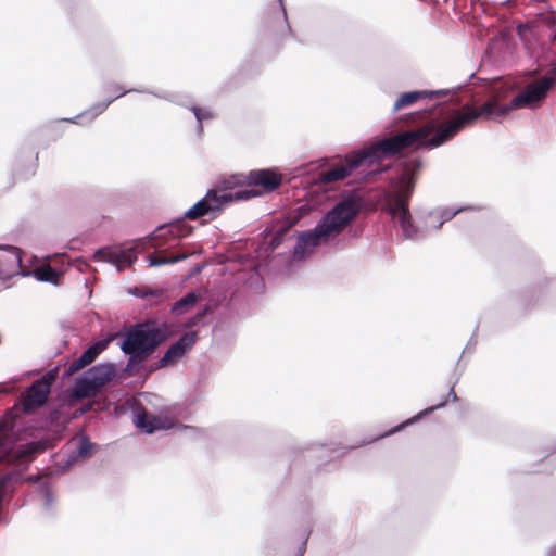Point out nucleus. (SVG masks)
<instances>
[{
	"label": "nucleus",
	"mask_w": 556,
	"mask_h": 556,
	"mask_svg": "<svg viewBox=\"0 0 556 556\" xmlns=\"http://www.w3.org/2000/svg\"><path fill=\"white\" fill-rule=\"evenodd\" d=\"M309 535H311V531L308 530L305 533V536H304L302 543L300 544V546L298 547V549L293 556H303L304 555Z\"/></svg>",
	"instance_id": "c85d7f7f"
},
{
	"label": "nucleus",
	"mask_w": 556,
	"mask_h": 556,
	"mask_svg": "<svg viewBox=\"0 0 556 556\" xmlns=\"http://www.w3.org/2000/svg\"><path fill=\"white\" fill-rule=\"evenodd\" d=\"M172 336L166 324H160L153 319L137 323L121 334V351L128 356L123 374L135 376L146 367L144 363L153 355L154 351Z\"/></svg>",
	"instance_id": "0eeeda50"
},
{
	"label": "nucleus",
	"mask_w": 556,
	"mask_h": 556,
	"mask_svg": "<svg viewBox=\"0 0 556 556\" xmlns=\"http://www.w3.org/2000/svg\"><path fill=\"white\" fill-rule=\"evenodd\" d=\"M281 185V177L271 169L252 170L247 176L231 175L208 189L205 195L189 207L181 217L157 226V235L169 232L174 237L185 238L192 232L186 223L205 218H216L226 206L237 201H247L273 192Z\"/></svg>",
	"instance_id": "f03ea898"
},
{
	"label": "nucleus",
	"mask_w": 556,
	"mask_h": 556,
	"mask_svg": "<svg viewBox=\"0 0 556 556\" xmlns=\"http://www.w3.org/2000/svg\"><path fill=\"white\" fill-rule=\"evenodd\" d=\"M538 18L540 22L551 26L554 23V16L548 13H539Z\"/></svg>",
	"instance_id": "7c9ffc66"
},
{
	"label": "nucleus",
	"mask_w": 556,
	"mask_h": 556,
	"mask_svg": "<svg viewBox=\"0 0 556 556\" xmlns=\"http://www.w3.org/2000/svg\"><path fill=\"white\" fill-rule=\"evenodd\" d=\"M535 26V22H527L525 25H519L517 27V33L519 36L522 37L525 35L526 29L532 30Z\"/></svg>",
	"instance_id": "2f4dec72"
},
{
	"label": "nucleus",
	"mask_w": 556,
	"mask_h": 556,
	"mask_svg": "<svg viewBox=\"0 0 556 556\" xmlns=\"http://www.w3.org/2000/svg\"><path fill=\"white\" fill-rule=\"evenodd\" d=\"M102 384L98 380L89 376L86 370L80 377L76 378L73 384V395L77 399H85L100 391Z\"/></svg>",
	"instance_id": "dca6fc26"
},
{
	"label": "nucleus",
	"mask_w": 556,
	"mask_h": 556,
	"mask_svg": "<svg viewBox=\"0 0 556 556\" xmlns=\"http://www.w3.org/2000/svg\"><path fill=\"white\" fill-rule=\"evenodd\" d=\"M94 448V444L89 440L87 435H83L79 439L77 448L75 452L70 454L63 465V469H70L79 458H89Z\"/></svg>",
	"instance_id": "a211bd4d"
},
{
	"label": "nucleus",
	"mask_w": 556,
	"mask_h": 556,
	"mask_svg": "<svg viewBox=\"0 0 556 556\" xmlns=\"http://www.w3.org/2000/svg\"><path fill=\"white\" fill-rule=\"evenodd\" d=\"M132 294L137 298H142V299L148 298V296L159 298L163 294V291L162 290H150L147 288H135V291Z\"/></svg>",
	"instance_id": "393cba45"
},
{
	"label": "nucleus",
	"mask_w": 556,
	"mask_h": 556,
	"mask_svg": "<svg viewBox=\"0 0 556 556\" xmlns=\"http://www.w3.org/2000/svg\"><path fill=\"white\" fill-rule=\"evenodd\" d=\"M466 207H457V208H435L429 212V218H437L438 223L431 225L433 230H438L442 227V225L448 220H451L458 213L465 211Z\"/></svg>",
	"instance_id": "412c9836"
},
{
	"label": "nucleus",
	"mask_w": 556,
	"mask_h": 556,
	"mask_svg": "<svg viewBox=\"0 0 556 556\" xmlns=\"http://www.w3.org/2000/svg\"><path fill=\"white\" fill-rule=\"evenodd\" d=\"M54 374H47L40 379L35 380L26 390L23 400V408L25 413H33L36 408L41 407L47 400V395L54 381Z\"/></svg>",
	"instance_id": "9d476101"
},
{
	"label": "nucleus",
	"mask_w": 556,
	"mask_h": 556,
	"mask_svg": "<svg viewBox=\"0 0 556 556\" xmlns=\"http://www.w3.org/2000/svg\"><path fill=\"white\" fill-rule=\"evenodd\" d=\"M204 268V265H197L193 269V273L194 274H199L202 271V269Z\"/></svg>",
	"instance_id": "72a5a7b5"
},
{
	"label": "nucleus",
	"mask_w": 556,
	"mask_h": 556,
	"mask_svg": "<svg viewBox=\"0 0 556 556\" xmlns=\"http://www.w3.org/2000/svg\"><path fill=\"white\" fill-rule=\"evenodd\" d=\"M431 142L432 135L425 129L402 132L391 138L378 140L337 162L320 159L307 165V173L316 172L312 182L326 187L345 179L359 166L378 164L382 160L395 155L402 149H433L434 147L430 146Z\"/></svg>",
	"instance_id": "7ed1b4c3"
},
{
	"label": "nucleus",
	"mask_w": 556,
	"mask_h": 556,
	"mask_svg": "<svg viewBox=\"0 0 556 556\" xmlns=\"http://www.w3.org/2000/svg\"><path fill=\"white\" fill-rule=\"evenodd\" d=\"M164 367H168V364L163 362V356H162L159 361L150 364V366L146 370V376H149L152 372H154L161 368H164Z\"/></svg>",
	"instance_id": "bb28decb"
},
{
	"label": "nucleus",
	"mask_w": 556,
	"mask_h": 556,
	"mask_svg": "<svg viewBox=\"0 0 556 556\" xmlns=\"http://www.w3.org/2000/svg\"><path fill=\"white\" fill-rule=\"evenodd\" d=\"M460 89V86L456 88H446V89H438V90H412L407 92H403L399 96L396 101L394 102L391 112L396 113L397 111L410 106L417 101L421 99H433L439 97H445L451 94L448 102H454L456 104L460 103V100L456 98L457 90Z\"/></svg>",
	"instance_id": "1a4fd4ad"
},
{
	"label": "nucleus",
	"mask_w": 556,
	"mask_h": 556,
	"mask_svg": "<svg viewBox=\"0 0 556 556\" xmlns=\"http://www.w3.org/2000/svg\"><path fill=\"white\" fill-rule=\"evenodd\" d=\"M555 84L556 62L540 80L528 84L509 102L501 103L502 100L518 88V83L513 78H495L488 84L486 92L489 98L480 109L475 110L470 103L464 104L463 111L453 115L450 121L431 134L432 142L430 146L437 148L442 146L479 117L505 116L516 109L536 108L546 99Z\"/></svg>",
	"instance_id": "f257e3e1"
},
{
	"label": "nucleus",
	"mask_w": 556,
	"mask_h": 556,
	"mask_svg": "<svg viewBox=\"0 0 556 556\" xmlns=\"http://www.w3.org/2000/svg\"><path fill=\"white\" fill-rule=\"evenodd\" d=\"M2 392H8V390L0 386V393Z\"/></svg>",
	"instance_id": "c9c22d12"
},
{
	"label": "nucleus",
	"mask_w": 556,
	"mask_h": 556,
	"mask_svg": "<svg viewBox=\"0 0 556 556\" xmlns=\"http://www.w3.org/2000/svg\"><path fill=\"white\" fill-rule=\"evenodd\" d=\"M472 345L475 346L476 345V341L471 338L466 346V349H469V346Z\"/></svg>",
	"instance_id": "f704fd0d"
},
{
	"label": "nucleus",
	"mask_w": 556,
	"mask_h": 556,
	"mask_svg": "<svg viewBox=\"0 0 556 556\" xmlns=\"http://www.w3.org/2000/svg\"><path fill=\"white\" fill-rule=\"evenodd\" d=\"M0 279H10L15 276H21L22 255L23 252L20 248L12 244H0Z\"/></svg>",
	"instance_id": "9b49d317"
},
{
	"label": "nucleus",
	"mask_w": 556,
	"mask_h": 556,
	"mask_svg": "<svg viewBox=\"0 0 556 556\" xmlns=\"http://www.w3.org/2000/svg\"><path fill=\"white\" fill-rule=\"evenodd\" d=\"M218 303H208L204 305L194 316L190 317L186 323V328H193L200 324H205V318L207 315L212 314L214 309L217 307Z\"/></svg>",
	"instance_id": "5701e85b"
},
{
	"label": "nucleus",
	"mask_w": 556,
	"mask_h": 556,
	"mask_svg": "<svg viewBox=\"0 0 556 556\" xmlns=\"http://www.w3.org/2000/svg\"><path fill=\"white\" fill-rule=\"evenodd\" d=\"M182 238H176L169 232L157 235V228L148 237L138 239L132 247L109 248L103 247L93 253V258L115 266L117 271H123L131 266L141 251L153 248L154 253L148 254L146 261L151 267H160L167 264H175L187 260L192 253L179 252L169 253V250L177 247Z\"/></svg>",
	"instance_id": "20e7f679"
},
{
	"label": "nucleus",
	"mask_w": 556,
	"mask_h": 556,
	"mask_svg": "<svg viewBox=\"0 0 556 556\" xmlns=\"http://www.w3.org/2000/svg\"><path fill=\"white\" fill-rule=\"evenodd\" d=\"M457 400H458V397H457V395H456V393L454 391V387H452L448 390L445 400H443L442 402H440L437 405H433L431 407H427L426 409H424V410L419 412L418 414H416L415 416L406 419L405 421L401 422L400 425H397L396 427L392 428L391 430L383 432L379 437L375 438L372 441H375L377 439H380V438H384V437H389L391 434H394V433L403 430L407 426H410V425L415 424L416 421H418L422 417H426V416L432 414L434 410L443 408L448 401L456 402Z\"/></svg>",
	"instance_id": "4468645a"
},
{
	"label": "nucleus",
	"mask_w": 556,
	"mask_h": 556,
	"mask_svg": "<svg viewBox=\"0 0 556 556\" xmlns=\"http://www.w3.org/2000/svg\"><path fill=\"white\" fill-rule=\"evenodd\" d=\"M201 299V294L198 291H190L172 305L170 313L175 316H180L193 307Z\"/></svg>",
	"instance_id": "aec40b11"
},
{
	"label": "nucleus",
	"mask_w": 556,
	"mask_h": 556,
	"mask_svg": "<svg viewBox=\"0 0 556 556\" xmlns=\"http://www.w3.org/2000/svg\"><path fill=\"white\" fill-rule=\"evenodd\" d=\"M546 556H556V545L554 547H551L547 552Z\"/></svg>",
	"instance_id": "473e14b6"
},
{
	"label": "nucleus",
	"mask_w": 556,
	"mask_h": 556,
	"mask_svg": "<svg viewBox=\"0 0 556 556\" xmlns=\"http://www.w3.org/2000/svg\"><path fill=\"white\" fill-rule=\"evenodd\" d=\"M104 92H113L114 96L105 99L104 101L97 102V103L90 105L87 110H85L84 112H81L80 114L76 115L73 118H63L60 122L78 123V119H87V122L90 123L97 116L102 114L113 101H115L116 99H119L123 96L130 93V92L151 93L157 98H164L162 94L154 93V92H151L148 90H139V89H135V88L125 90L121 86L114 85V84L104 86Z\"/></svg>",
	"instance_id": "6e6552de"
},
{
	"label": "nucleus",
	"mask_w": 556,
	"mask_h": 556,
	"mask_svg": "<svg viewBox=\"0 0 556 556\" xmlns=\"http://www.w3.org/2000/svg\"><path fill=\"white\" fill-rule=\"evenodd\" d=\"M278 2H279L280 11H281L282 22L285 23V27H286L287 31L290 34L291 33V27H290L289 22H288L286 8L283 7L282 0H278Z\"/></svg>",
	"instance_id": "c756f323"
},
{
	"label": "nucleus",
	"mask_w": 556,
	"mask_h": 556,
	"mask_svg": "<svg viewBox=\"0 0 556 556\" xmlns=\"http://www.w3.org/2000/svg\"><path fill=\"white\" fill-rule=\"evenodd\" d=\"M164 367H168V364L163 362V356H162L159 361L150 364V366L146 370V376H149L152 372H154L161 368H164Z\"/></svg>",
	"instance_id": "cd10ccee"
},
{
	"label": "nucleus",
	"mask_w": 556,
	"mask_h": 556,
	"mask_svg": "<svg viewBox=\"0 0 556 556\" xmlns=\"http://www.w3.org/2000/svg\"><path fill=\"white\" fill-rule=\"evenodd\" d=\"M111 339L110 338H105V339H101L94 343H92L91 345H89L81 354L78 358H76L71 365L70 367L66 369L65 371V376H71L73 375L75 371L84 368L85 366L91 364L98 356L100 353H102L109 345Z\"/></svg>",
	"instance_id": "ddd939ff"
},
{
	"label": "nucleus",
	"mask_w": 556,
	"mask_h": 556,
	"mask_svg": "<svg viewBox=\"0 0 556 556\" xmlns=\"http://www.w3.org/2000/svg\"><path fill=\"white\" fill-rule=\"evenodd\" d=\"M135 426L147 434H153L155 431L163 429V421L152 414H149L142 407H136L132 410Z\"/></svg>",
	"instance_id": "2eb2a0df"
},
{
	"label": "nucleus",
	"mask_w": 556,
	"mask_h": 556,
	"mask_svg": "<svg viewBox=\"0 0 556 556\" xmlns=\"http://www.w3.org/2000/svg\"><path fill=\"white\" fill-rule=\"evenodd\" d=\"M61 273L50 265H43L33 270L21 271L22 277H34L39 282H47L58 286L61 278Z\"/></svg>",
	"instance_id": "f3484780"
},
{
	"label": "nucleus",
	"mask_w": 556,
	"mask_h": 556,
	"mask_svg": "<svg viewBox=\"0 0 556 556\" xmlns=\"http://www.w3.org/2000/svg\"><path fill=\"white\" fill-rule=\"evenodd\" d=\"M42 492H43V505H45V508L48 509L54 503V497H53L51 490L48 486H42Z\"/></svg>",
	"instance_id": "a878e982"
},
{
	"label": "nucleus",
	"mask_w": 556,
	"mask_h": 556,
	"mask_svg": "<svg viewBox=\"0 0 556 556\" xmlns=\"http://www.w3.org/2000/svg\"><path fill=\"white\" fill-rule=\"evenodd\" d=\"M89 376L94 377L102 386L112 380L116 375V368L113 363H99L87 369Z\"/></svg>",
	"instance_id": "6ab92c4d"
},
{
	"label": "nucleus",
	"mask_w": 556,
	"mask_h": 556,
	"mask_svg": "<svg viewBox=\"0 0 556 556\" xmlns=\"http://www.w3.org/2000/svg\"><path fill=\"white\" fill-rule=\"evenodd\" d=\"M420 167V160H409L402 168L394 190L387 194L383 203V210L399 224L403 237L410 241L422 240L426 237V232L429 229H433L431 225L438 223L437 218H429V214L425 219L424 227L415 226L412 219L409 199Z\"/></svg>",
	"instance_id": "423d86ee"
},
{
	"label": "nucleus",
	"mask_w": 556,
	"mask_h": 556,
	"mask_svg": "<svg viewBox=\"0 0 556 556\" xmlns=\"http://www.w3.org/2000/svg\"><path fill=\"white\" fill-rule=\"evenodd\" d=\"M293 225H294V220L279 225L274 230V232L268 241V249L270 252H274V250L277 249L288 238V235L291 231Z\"/></svg>",
	"instance_id": "4be33fe9"
},
{
	"label": "nucleus",
	"mask_w": 556,
	"mask_h": 556,
	"mask_svg": "<svg viewBox=\"0 0 556 556\" xmlns=\"http://www.w3.org/2000/svg\"><path fill=\"white\" fill-rule=\"evenodd\" d=\"M189 110L194 114V117L198 122V134L201 135L203 132V121L210 119L213 117V113L207 108H201L197 105L189 106Z\"/></svg>",
	"instance_id": "b1692460"
},
{
	"label": "nucleus",
	"mask_w": 556,
	"mask_h": 556,
	"mask_svg": "<svg viewBox=\"0 0 556 556\" xmlns=\"http://www.w3.org/2000/svg\"><path fill=\"white\" fill-rule=\"evenodd\" d=\"M363 203L357 197H346L339 200L327 211L314 228L296 232V243L292 257L296 262L306 260L321 243L336 239L358 216Z\"/></svg>",
	"instance_id": "39448f33"
},
{
	"label": "nucleus",
	"mask_w": 556,
	"mask_h": 556,
	"mask_svg": "<svg viewBox=\"0 0 556 556\" xmlns=\"http://www.w3.org/2000/svg\"><path fill=\"white\" fill-rule=\"evenodd\" d=\"M198 339L197 331L182 333L178 340L172 343L163 355V362L173 366L177 361L185 356L195 344Z\"/></svg>",
	"instance_id": "f8f14e48"
}]
</instances>
